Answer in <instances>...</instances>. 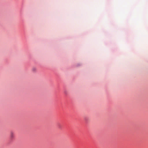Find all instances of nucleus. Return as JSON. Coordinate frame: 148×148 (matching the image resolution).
Wrapping results in <instances>:
<instances>
[{
  "label": "nucleus",
  "instance_id": "obj_2",
  "mask_svg": "<svg viewBox=\"0 0 148 148\" xmlns=\"http://www.w3.org/2000/svg\"><path fill=\"white\" fill-rule=\"evenodd\" d=\"M36 69L35 67L33 68L32 69V71L34 72L36 71Z\"/></svg>",
  "mask_w": 148,
  "mask_h": 148
},
{
  "label": "nucleus",
  "instance_id": "obj_1",
  "mask_svg": "<svg viewBox=\"0 0 148 148\" xmlns=\"http://www.w3.org/2000/svg\"><path fill=\"white\" fill-rule=\"evenodd\" d=\"M10 137L11 139L13 138H14V133L13 132H11L10 134Z\"/></svg>",
  "mask_w": 148,
  "mask_h": 148
}]
</instances>
